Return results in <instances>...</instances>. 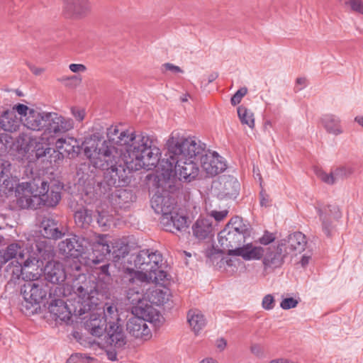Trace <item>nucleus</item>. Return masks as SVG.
Listing matches in <instances>:
<instances>
[{"mask_svg": "<svg viewBox=\"0 0 363 363\" xmlns=\"http://www.w3.org/2000/svg\"><path fill=\"white\" fill-rule=\"evenodd\" d=\"M67 296L66 302L57 300L50 307V312L62 321L67 322L72 316L80 317L88 314L83 319L85 328L98 338V345L106 350L108 358L116 359L117 351L127 343V338L115 303H106L103 308L98 307V291L94 283H77L71 288L67 285L64 289Z\"/></svg>", "mask_w": 363, "mask_h": 363, "instance_id": "1", "label": "nucleus"}, {"mask_svg": "<svg viewBox=\"0 0 363 363\" xmlns=\"http://www.w3.org/2000/svg\"><path fill=\"white\" fill-rule=\"evenodd\" d=\"M106 135L107 140L93 135L82 143L85 155L96 167H113L123 162L129 170L138 171L150 169L158 163L161 150L152 137L116 125L107 129Z\"/></svg>", "mask_w": 363, "mask_h": 363, "instance_id": "2", "label": "nucleus"}, {"mask_svg": "<svg viewBox=\"0 0 363 363\" xmlns=\"http://www.w3.org/2000/svg\"><path fill=\"white\" fill-rule=\"evenodd\" d=\"M165 158L157 166V177L190 182L199 173L197 161L200 160L201 172L208 176L223 172L226 162L217 152L206 150L203 144L194 137L173 131L165 143Z\"/></svg>", "mask_w": 363, "mask_h": 363, "instance_id": "3", "label": "nucleus"}, {"mask_svg": "<svg viewBox=\"0 0 363 363\" xmlns=\"http://www.w3.org/2000/svg\"><path fill=\"white\" fill-rule=\"evenodd\" d=\"M29 130L45 131L39 137L21 134L17 140L21 153L28 155V158L35 154L36 158L43 157L49 154L52 149L49 147L54 141V135L65 133L74 128V121L55 112L29 111L28 119L25 118Z\"/></svg>", "mask_w": 363, "mask_h": 363, "instance_id": "4", "label": "nucleus"}, {"mask_svg": "<svg viewBox=\"0 0 363 363\" xmlns=\"http://www.w3.org/2000/svg\"><path fill=\"white\" fill-rule=\"evenodd\" d=\"M170 278L167 272H160L150 281H138L128 286L127 298L135 306V311L142 314L155 325L163 322V317L154 307L164 305L171 298Z\"/></svg>", "mask_w": 363, "mask_h": 363, "instance_id": "5", "label": "nucleus"}, {"mask_svg": "<svg viewBox=\"0 0 363 363\" xmlns=\"http://www.w3.org/2000/svg\"><path fill=\"white\" fill-rule=\"evenodd\" d=\"M4 184L13 194L17 205L22 208H38L43 205L55 206L60 201L62 185L53 182L50 186L47 182L33 180L29 182L16 183L15 179L4 180Z\"/></svg>", "mask_w": 363, "mask_h": 363, "instance_id": "6", "label": "nucleus"}, {"mask_svg": "<svg viewBox=\"0 0 363 363\" xmlns=\"http://www.w3.org/2000/svg\"><path fill=\"white\" fill-rule=\"evenodd\" d=\"M9 260L11 262L7 266V271L13 279H19L21 276L24 280H34L42 274L38 254L28 242L16 241L0 250V267Z\"/></svg>", "mask_w": 363, "mask_h": 363, "instance_id": "7", "label": "nucleus"}, {"mask_svg": "<svg viewBox=\"0 0 363 363\" xmlns=\"http://www.w3.org/2000/svg\"><path fill=\"white\" fill-rule=\"evenodd\" d=\"M251 235V228L243 220L235 216L232 218L223 230L218 234V243L223 250L230 256H240L245 260H259L264 252L261 246L252 242L243 245Z\"/></svg>", "mask_w": 363, "mask_h": 363, "instance_id": "8", "label": "nucleus"}, {"mask_svg": "<svg viewBox=\"0 0 363 363\" xmlns=\"http://www.w3.org/2000/svg\"><path fill=\"white\" fill-rule=\"evenodd\" d=\"M125 272L130 285L138 281H150L159 277L160 272H166L162 269V255L157 251L146 250L130 256Z\"/></svg>", "mask_w": 363, "mask_h": 363, "instance_id": "9", "label": "nucleus"}, {"mask_svg": "<svg viewBox=\"0 0 363 363\" xmlns=\"http://www.w3.org/2000/svg\"><path fill=\"white\" fill-rule=\"evenodd\" d=\"M29 111L35 108L22 104H16L11 109L4 111L0 116V127L5 131L13 133L19 130L21 125L29 130L25 118L28 119Z\"/></svg>", "mask_w": 363, "mask_h": 363, "instance_id": "10", "label": "nucleus"}, {"mask_svg": "<svg viewBox=\"0 0 363 363\" xmlns=\"http://www.w3.org/2000/svg\"><path fill=\"white\" fill-rule=\"evenodd\" d=\"M38 279V278L33 280V281L26 282L21 288L24 298L22 310L28 315L37 310V306L46 296L43 284Z\"/></svg>", "mask_w": 363, "mask_h": 363, "instance_id": "11", "label": "nucleus"}, {"mask_svg": "<svg viewBox=\"0 0 363 363\" xmlns=\"http://www.w3.org/2000/svg\"><path fill=\"white\" fill-rule=\"evenodd\" d=\"M147 321L152 323L145 315L136 313L134 306L131 315L128 318L126 330L135 338L147 341L152 337V332L146 323Z\"/></svg>", "mask_w": 363, "mask_h": 363, "instance_id": "12", "label": "nucleus"}, {"mask_svg": "<svg viewBox=\"0 0 363 363\" xmlns=\"http://www.w3.org/2000/svg\"><path fill=\"white\" fill-rule=\"evenodd\" d=\"M91 8L89 0H63L62 15L67 19L78 20L86 17Z\"/></svg>", "mask_w": 363, "mask_h": 363, "instance_id": "13", "label": "nucleus"}, {"mask_svg": "<svg viewBox=\"0 0 363 363\" xmlns=\"http://www.w3.org/2000/svg\"><path fill=\"white\" fill-rule=\"evenodd\" d=\"M87 244L88 241L86 240L73 236L62 241L59 244V249L67 255L77 257L79 255L89 251Z\"/></svg>", "mask_w": 363, "mask_h": 363, "instance_id": "14", "label": "nucleus"}, {"mask_svg": "<svg viewBox=\"0 0 363 363\" xmlns=\"http://www.w3.org/2000/svg\"><path fill=\"white\" fill-rule=\"evenodd\" d=\"M285 242H280L277 248L267 247L264 248L262 257V263L265 267L277 268L280 267L283 263V257L284 256L283 247Z\"/></svg>", "mask_w": 363, "mask_h": 363, "instance_id": "15", "label": "nucleus"}, {"mask_svg": "<svg viewBox=\"0 0 363 363\" xmlns=\"http://www.w3.org/2000/svg\"><path fill=\"white\" fill-rule=\"evenodd\" d=\"M55 148L57 151L53 150V152L58 160H62L65 155L74 157L79 152L81 149L77 141L73 138H58L55 142Z\"/></svg>", "mask_w": 363, "mask_h": 363, "instance_id": "16", "label": "nucleus"}, {"mask_svg": "<svg viewBox=\"0 0 363 363\" xmlns=\"http://www.w3.org/2000/svg\"><path fill=\"white\" fill-rule=\"evenodd\" d=\"M280 242L286 243L285 246L283 247L285 255L292 254L296 255L304 250L306 239L303 233L296 232L290 235L287 240H283Z\"/></svg>", "mask_w": 363, "mask_h": 363, "instance_id": "17", "label": "nucleus"}, {"mask_svg": "<svg viewBox=\"0 0 363 363\" xmlns=\"http://www.w3.org/2000/svg\"><path fill=\"white\" fill-rule=\"evenodd\" d=\"M40 263L43 269L42 272H44L46 279L49 281L54 284H60L65 280L67 274L60 263L49 262L44 269H43V262H40Z\"/></svg>", "mask_w": 363, "mask_h": 363, "instance_id": "18", "label": "nucleus"}, {"mask_svg": "<svg viewBox=\"0 0 363 363\" xmlns=\"http://www.w3.org/2000/svg\"><path fill=\"white\" fill-rule=\"evenodd\" d=\"M160 223L167 231L173 232L174 229L182 230L187 227L186 218L172 211L168 216H162Z\"/></svg>", "mask_w": 363, "mask_h": 363, "instance_id": "19", "label": "nucleus"}, {"mask_svg": "<svg viewBox=\"0 0 363 363\" xmlns=\"http://www.w3.org/2000/svg\"><path fill=\"white\" fill-rule=\"evenodd\" d=\"M174 199L169 195L155 194L151 199V206L155 213L162 216H168L174 209Z\"/></svg>", "mask_w": 363, "mask_h": 363, "instance_id": "20", "label": "nucleus"}, {"mask_svg": "<svg viewBox=\"0 0 363 363\" xmlns=\"http://www.w3.org/2000/svg\"><path fill=\"white\" fill-rule=\"evenodd\" d=\"M193 234L199 240L211 238L213 236V227L211 217H201L193 225Z\"/></svg>", "mask_w": 363, "mask_h": 363, "instance_id": "21", "label": "nucleus"}, {"mask_svg": "<svg viewBox=\"0 0 363 363\" xmlns=\"http://www.w3.org/2000/svg\"><path fill=\"white\" fill-rule=\"evenodd\" d=\"M186 320L191 330L198 335L204 328L206 320L203 314L198 309H191L186 315Z\"/></svg>", "mask_w": 363, "mask_h": 363, "instance_id": "22", "label": "nucleus"}, {"mask_svg": "<svg viewBox=\"0 0 363 363\" xmlns=\"http://www.w3.org/2000/svg\"><path fill=\"white\" fill-rule=\"evenodd\" d=\"M321 123L326 132L329 134L338 135L344 131L341 124V119L337 116L333 114L325 115L322 118Z\"/></svg>", "mask_w": 363, "mask_h": 363, "instance_id": "23", "label": "nucleus"}, {"mask_svg": "<svg viewBox=\"0 0 363 363\" xmlns=\"http://www.w3.org/2000/svg\"><path fill=\"white\" fill-rule=\"evenodd\" d=\"M40 233L45 238L52 239H57L62 236L57 223L50 218H45L41 222Z\"/></svg>", "mask_w": 363, "mask_h": 363, "instance_id": "24", "label": "nucleus"}, {"mask_svg": "<svg viewBox=\"0 0 363 363\" xmlns=\"http://www.w3.org/2000/svg\"><path fill=\"white\" fill-rule=\"evenodd\" d=\"M89 245L91 246L93 252L100 250L101 255H106L111 252L106 235H94L91 239V244Z\"/></svg>", "mask_w": 363, "mask_h": 363, "instance_id": "25", "label": "nucleus"}, {"mask_svg": "<svg viewBox=\"0 0 363 363\" xmlns=\"http://www.w3.org/2000/svg\"><path fill=\"white\" fill-rule=\"evenodd\" d=\"M239 120L242 125H246L252 129L255 127V116L253 112L245 106H240L237 108Z\"/></svg>", "mask_w": 363, "mask_h": 363, "instance_id": "26", "label": "nucleus"}, {"mask_svg": "<svg viewBox=\"0 0 363 363\" xmlns=\"http://www.w3.org/2000/svg\"><path fill=\"white\" fill-rule=\"evenodd\" d=\"M74 220L76 224L81 228L89 226L93 220L92 212L88 209H80L75 213Z\"/></svg>", "mask_w": 363, "mask_h": 363, "instance_id": "27", "label": "nucleus"}, {"mask_svg": "<svg viewBox=\"0 0 363 363\" xmlns=\"http://www.w3.org/2000/svg\"><path fill=\"white\" fill-rule=\"evenodd\" d=\"M240 187L236 179L229 178L223 183L224 194L230 197L235 196Z\"/></svg>", "mask_w": 363, "mask_h": 363, "instance_id": "28", "label": "nucleus"}, {"mask_svg": "<svg viewBox=\"0 0 363 363\" xmlns=\"http://www.w3.org/2000/svg\"><path fill=\"white\" fill-rule=\"evenodd\" d=\"M328 207L324 206L322 208L318 209L320 218L323 223V230L326 235L330 234V216L328 213Z\"/></svg>", "mask_w": 363, "mask_h": 363, "instance_id": "29", "label": "nucleus"}, {"mask_svg": "<svg viewBox=\"0 0 363 363\" xmlns=\"http://www.w3.org/2000/svg\"><path fill=\"white\" fill-rule=\"evenodd\" d=\"M337 180L347 178L353 173V169L350 166H340L333 169Z\"/></svg>", "mask_w": 363, "mask_h": 363, "instance_id": "30", "label": "nucleus"}, {"mask_svg": "<svg viewBox=\"0 0 363 363\" xmlns=\"http://www.w3.org/2000/svg\"><path fill=\"white\" fill-rule=\"evenodd\" d=\"M345 5L352 12L363 16L362 0H345Z\"/></svg>", "mask_w": 363, "mask_h": 363, "instance_id": "31", "label": "nucleus"}, {"mask_svg": "<svg viewBox=\"0 0 363 363\" xmlns=\"http://www.w3.org/2000/svg\"><path fill=\"white\" fill-rule=\"evenodd\" d=\"M318 176L323 182L328 184H333L337 181L335 177L333 169L329 172L320 170L318 172Z\"/></svg>", "mask_w": 363, "mask_h": 363, "instance_id": "32", "label": "nucleus"}, {"mask_svg": "<svg viewBox=\"0 0 363 363\" xmlns=\"http://www.w3.org/2000/svg\"><path fill=\"white\" fill-rule=\"evenodd\" d=\"M116 245L113 247V254L115 257L121 258L126 255L128 252V247L123 242L116 243Z\"/></svg>", "mask_w": 363, "mask_h": 363, "instance_id": "33", "label": "nucleus"}, {"mask_svg": "<svg viewBox=\"0 0 363 363\" xmlns=\"http://www.w3.org/2000/svg\"><path fill=\"white\" fill-rule=\"evenodd\" d=\"M71 114L76 121L81 123L84 120L86 116V112L85 108L75 106L71 108Z\"/></svg>", "mask_w": 363, "mask_h": 363, "instance_id": "34", "label": "nucleus"}, {"mask_svg": "<svg viewBox=\"0 0 363 363\" xmlns=\"http://www.w3.org/2000/svg\"><path fill=\"white\" fill-rule=\"evenodd\" d=\"M250 352L255 357L262 358L264 357L265 351L262 345L257 342H253L250 347Z\"/></svg>", "mask_w": 363, "mask_h": 363, "instance_id": "35", "label": "nucleus"}, {"mask_svg": "<svg viewBox=\"0 0 363 363\" xmlns=\"http://www.w3.org/2000/svg\"><path fill=\"white\" fill-rule=\"evenodd\" d=\"M247 94V89L242 87L232 96L230 102L233 106L240 104L243 97Z\"/></svg>", "mask_w": 363, "mask_h": 363, "instance_id": "36", "label": "nucleus"}, {"mask_svg": "<svg viewBox=\"0 0 363 363\" xmlns=\"http://www.w3.org/2000/svg\"><path fill=\"white\" fill-rule=\"evenodd\" d=\"M298 301L294 298L289 297L284 298L280 303V306L284 310L294 308L297 306Z\"/></svg>", "mask_w": 363, "mask_h": 363, "instance_id": "37", "label": "nucleus"}, {"mask_svg": "<svg viewBox=\"0 0 363 363\" xmlns=\"http://www.w3.org/2000/svg\"><path fill=\"white\" fill-rule=\"evenodd\" d=\"M262 307L266 310H271L274 307V298L271 294L266 295L262 302Z\"/></svg>", "mask_w": 363, "mask_h": 363, "instance_id": "38", "label": "nucleus"}, {"mask_svg": "<svg viewBox=\"0 0 363 363\" xmlns=\"http://www.w3.org/2000/svg\"><path fill=\"white\" fill-rule=\"evenodd\" d=\"M99 217L97 218V223L100 226L106 227L109 225L111 223V218L107 216L106 213H100L98 211Z\"/></svg>", "mask_w": 363, "mask_h": 363, "instance_id": "39", "label": "nucleus"}, {"mask_svg": "<svg viewBox=\"0 0 363 363\" xmlns=\"http://www.w3.org/2000/svg\"><path fill=\"white\" fill-rule=\"evenodd\" d=\"M275 240V235L273 233L265 232L264 235L259 239V242L262 245H267L272 242Z\"/></svg>", "mask_w": 363, "mask_h": 363, "instance_id": "40", "label": "nucleus"}, {"mask_svg": "<svg viewBox=\"0 0 363 363\" xmlns=\"http://www.w3.org/2000/svg\"><path fill=\"white\" fill-rule=\"evenodd\" d=\"M162 69L164 72L170 71L174 74L184 72V71L179 67L174 65L172 63L164 64L162 65Z\"/></svg>", "mask_w": 363, "mask_h": 363, "instance_id": "41", "label": "nucleus"}, {"mask_svg": "<svg viewBox=\"0 0 363 363\" xmlns=\"http://www.w3.org/2000/svg\"><path fill=\"white\" fill-rule=\"evenodd\" d=\"M228 211L227 210L217 211H213L211 212V217L213 218L216 221L219 222L223 220L228 216Z\"/></svg>", "mask_w": 363, "mask_h": 363, "instance_id": "42", "label": "nucleus"}, {"mask_svg": "<svg viewBox=\"0 0 363 363\" xmlns=\"http://www.w3.org/2000/svg\"><path fill=\"white\" fill-rule=\"evenodd\" d=\"M215 347L219 352H223L228 345L227 340L223 337H220L216 340L214 343Z\"/></svg>", "mask_w": 363, "mask_h": 363, "instance_id": "43", "label": "nucleus"}, {"mask_svg": "<svg viewBox=\"0 0 363 363\" xmlns=\"http://www.w3.org/2000/svg\"><path fill=\"white\" fill-rule=\"evenodd\" d=\"M69 68L74 73H82L86 70V67L82 64H70Z\"/></svg>", "mask_w": 363, "mask_h": 363, "instance_id": "44", "label": "nucleus"}, {"mask_svg": "<svg viewBox=\"0 0 363 363\" xmlns=\"http://www.w3.org/2000/svg\"><path fill=\"white\" fill-rule=\"evenodd\" d=\"M307 85V79L305 77H298L296 80V89L301 90Z\"/></svg>", "mask_w": 363, "mask_h": 363, "instance_id": "45", "label": "nucleus"}, {"mask_svg": "<svg viewBox=\"0 0 363 363\" xmlns=\"http://www.w3.org/2000/svg\"><path fill=\"white\" fill-rule=\"evenodd\" d=\"M30 69L35 75H40L45 71L43 68L37 67L35 66L30 67Z\"/></svg>", "mask_w": 363, "mask_h": 363, "instance_id": "46", "label": "nucleus"}, {"mask_svg": "<svg viewBox=\"0 0 363 363\" xmlns=\"http://www.w3.org/2000/svg\"><path fill=\"white\" fill-rule=\"evenodd\" d=\"M199 363H219L218 360H216L213 357H208L201 359Z\"/></svg>", "mask_w": 363, "mask_h": 363, "instance_id": "47", "label": "nucleus"}, {"mask_svg": "<svg viewBox=\"0 0 363 363\" xmlns=\"http://www.w3.org/2000/svg\"><path fill=\"white\" fill-rule=\"evenodd\" d=\"M286 358H276L269 361V363H286Z\"/></svg>", "mask_w": 363, "mask_h": 363, "instance_id": "48", "label": "nucleus"}, {"mask_svg": "<svg viewBox=\"0 0 363 363\" xmlns=\"http://www.w3.org/2000/svg\"><path fill=\"white\" fill-rule=\"evenodd\" d=\"M4 140H5V145H7L8 143H9V140H11V138L8 135H2L0 137V141L1 143H4Z\"/></svg>", "mask_w": 363, "mask_h": 363, "instance_id": "49", "label": "nucleus"}, {"mask_svg": "<svg viewBox=\"0 0 363 363\" xmlns=\"http://www.w3.org/2000/svg\"><path fill=\"white\" fill-rule=\"evenodd\" d=\"M354 121L357 122L359 125H360L362 128H363V116H357L354 118Z\"/></svg>", "mask_w": 363, "mask_h": 363, "instance_id": "50", "label": "nucleus"}, {"mask_svg": "<svg viewBox=\"0 0 363 363\" xmlns=\"http://www.w3.org/2000/svg\"><path fill=\"white\" fill-rule=\"evenodd\" d=\"M78 356H71L65 363H77Z\"/></svg>", "mask_w": 363, "mask_h": 363, "instance_id": "51", "label": "nucleus"}, {"mask_svg": "<svg viewBox=\"0 0 363 363\" xmlns=\"http://www.w3.org/2000/svg\"><path fill=\"white\" fill-rule=\"evenodd\" d=\"M2 188H4V191L8 190V192H6V194H9V195H8V197H12V196H13V195H14L15 188H14V189H13V194H11V191H9V189L6 188V186H5V185L4 184V183L2 184Z\"/></svg>", "mask_w": 363, "mask_h": 363, "instance_id": "52", "label": "nucleus"}, {"mask_svg": "<svg viewBox=\"0 0 363 363\" xmlns=\"http://www.w3.org/2000/svg\"><path fill=\"white\" fill-rule=\"evenodd\" d=\"M308 261H309V257L303 256V257L301 259L302 266H305L306 264H307L308 263Z\"/></svg>", "mask_w": 363, "mask_h": 363, "instance_id": "53", "label": "nucleus"}, {"mask_svg": "<svg viewBox=\"0 0 363 363\" xmlns=\"http://www.w3.org/2000/svg\"><path fill=\"white\" fill-rule=\"evenodd\" d=\"M228 266H233V260L230 258L226 257L223 259Z\"/></svg>", "mask_w": 363, "mask_h": 363, "instance_id": "54", "label": "nucleus"}, {"mask_svg": "<svg viewBox=\"0 0 363 363\" xmlns=\"http://www.w3.org/2000/svg\"><path fill=\"white\" fill-rule=\"evenodd\" d=\"M189 98V95L187 94H185L181 96L180 99L182 102H186V101H188Z\"/></svg>", "mask_w": 363, "mask_h": 363, "instance_id": "55", "label": "nucleus"}, {"mask_svg": "<svg viewBox=\"0 0 363 363\" xmlns=\"http://www.w3.org/2000/svg\"><path fill=\"white\" fill-rule=\"evenodd\" d=\"M286 363H297V362H294V361H292V360H291V359H286Z\"/></svg>", "mask_w": 363, "mask_h": 363, "instance_id": "56", "label": "nucleus"}, {"mask_svg": "<svg viewBox=\"0 0 363 363\" xmlns=\"http://www.w3.org/2000/svg\"><path fill=\"white\" fill-rule=\"evenodd\" d=\"M261 204H262V206H264V205H267L266 201H265L264 199H262V201H261Z\"/></svg>", "mask_w": 363, "mask_h": 363, "instance_id": "57", "label": "nucleus"}, {"mask_svg": "<svg viewBox=\"0 0 363 363\" xmlns=\"http://www.w3.org/2000/svg\"><path fill=\"white\" fill-rule=\"evenodd\" d=\"M71 79H77L76 76L72 77Z\"/></svg>", "mask_w": 363, "mask_h": 363, "instance_id": "58", "label": "nucleus"}]
</instances>
